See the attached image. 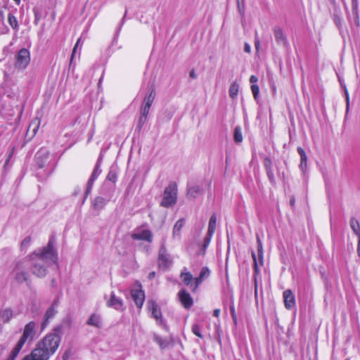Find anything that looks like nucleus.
<instances>
[{
  "label": "nucleus",
  "instance_id": "nucleus-18",
  "mask_svg": "<svg viewBox=\"0 0 360 360\" xmlns=\"http://www.w3.org/2000/svg\"><path fill=\"white\" fill-rule=\"evenodd\" d=\"M150 107L141 105L140 108V117L138 122V127L141 128L146 122Z\"/></svg>",
  "mask_w": 360,
  "mask_h": 360
},
{
  "label": "nucleus",
  "instance_id": "nucleus-46",
  "mask_svg": "<svg viewBox=\"0 0 360 360\" xmlns=\"http://www.w3.org/2000/svg\"><path fill=\"white\" fill-rule=\"evenodd\" d=\"M264 165L267 169H270V166L271 165V161L269 158H266L264 160Z\"/></svg>",
  "mask_w": 360,
  "mask_h": 360
},
{
  "label": "nucleus",
  "instance_id": "nucleus-36",
  "mask_svg": "<svg viewBox=\"0 0 360 360\" xmlns=\"http://www.w3.org/2000/svg\"><path fill=\"white\" fill-rule=\"evenodd\" d=\"M234 141L236 143H240L243 141V135L241 132V129L240 127H236L234 129Z\"/></svg>",
  "mask_w": 360,
  "mask_h": 360
},
{
  "label": "nucleus",
  "instance_id": "nucleus-9",
  "mask_svg": "<svg viewBox=\"0 0 360 360\" xmlns=\"http://www.w3.org/2000/svg\"><path fill=\"white\" fill-rule=\"evenodd\" d=\"M147 307L148 311L151 313V316L154 318L158 324L164 326L165 323L162 317V313L158 304L153 300L148 302Z\"/></svg>",
  "mask_w": 360,
  "mask_h": 360
},
{
  "label": "nucleus",
  "instance_id": "nucleus-38",
  "mask_svg": "<svg viewBox=\"0 0 360 360\" xmlns=\"http://www.w3.org/2000/svg\"><path fill=\"white\" fill-rule=\"evenodd\" d=\"M239 13L244 16L245 14V0H236Z\"/></svg>",
  "mask_w": 360,
  "mask_h": 360
},
{
  "label": "nucleus",
  "instance_id": "nucleus-5",
  "mask_svg": "<svg viewBox=\"0 0 360 360\" xmlns=\"http://www.w3.org/2000/svg\"><path fill=\"white\" fill-rule=\"evenodd\" d=\"M172 264V259L171 255L167 252L165 240H164L158 252V266L160 269L167 270L171 266Z\"/></svg>",
  "mask_w": 360,
  "mask_h": 360
},
{
  "label": "nucleus",
  "instance_id": "nucleus-44",
  "mask_svg": "<svg viewBox=\"0 0 360 360\" xmlns=\"http://www.w3.org/2000/svg\"><path fill=\"white\" fill-rule=\"evenodd\" d=\"M212 237V236H210L208 233H207L206 237L204 238V244H203L204 249H205L209 245Z\"/></svg>",
  "mask_w": 360,
  "mask_h": 360
},
{
  "label": "nucleus",
  "instance_id": "nucleus-54",
  "mask_svg": "<svg viewBox=\"0 0 360 360\" xmlns=\"http://www.w3.org/2000/svg\"><path fill=\"white\" fill-rule=\"evenodd\" d=\"M267 174L270 178L273 177V173L270 169H267Z\"/></svg>",
  "mask_w": 360,
  "mask_h": 360
},
{
  "label": "nucleus",
  "instance_id": "nucleus-20",
  "mask_svg": "<svg viewBox=\"0 0 360 360\" xmlns=\"http://www.w3.org/2000/svg\"><path fill=\"white\" fill-rule=\"evenodd\" d=\"M57 311L54 305H51L46 311L44 317V321L41 323V328H44L48 324L50 319H51L56 315Z\"/></svg>",
  "mask_w": 360,
  "mask_h": 360
},
{
  "label": "nucleus",
  "instance_id": "nucleus-11",
  "mask_svg": "<svg viewBox=\"0 0 360 360\" xmlns=\"http://www.w3.org/2000/svg\"><path fill=\"white\" fill-rule=\"evenodd\" d=\"M131 237L134 240H146L148 243H151L153 240V233L148 229L137 231L133 233Z\"/></svg>",
  "mask_w": 360,
  "mask_h": 360
},
{
  "label": "nucleus",
  "instance_id": "nucleus-3",
  "mask_svg": "<svg viewBox=\"0 0 360 360\" xmlns=\"http://www.w3.org/2000/svg\"><path fill=\"white\" fill-rule=\"evenodd\" d=\"M60 337L56 333L46 335L37 345L46 351L50 356L53 355L58 348Z\"/></svg>",
  "mask_w": 360,
  "mask_h": 360
},
{
  "label": "nucleus",
  "instance_id": "nucleus-27",
  "mask_svg": "<svg viewBox=\"0 0 360 360\" xmlns=\"http://www.w3.org/2000/svg\"><path fill=\"white\" fill-rule=\"evenodd\" d=\"M184 225V219H179L178 220L174 227H173V231H172V237L174 238H179L180 236V233L182 227Z\"/></svg>",
  "mask_w": 360,
  "mask_h": 360
},
{
  "label": "nucleus",
  "instance_id": "nucleus-40",
  "mask_svg": "<svg viewBox=\"0 0 360 360\" xmlns=\"http://www.w3.org/2000/svg\"><path fill=\"white\" fill-rule=\"evenodd\" d=\"M251 91L254 96L255 99L257 100L258 98V96H259V86L257 84H252Z\"/></svg>",
  "mask_w": 360,
  "mask_h": 360
},
{
  "label": "nucleus",
  "instance_id": "nucleus-39",
  "mask_svg": "<svg viewBox=\"0 0 360 360\" xmlns=\"http://www.w3.org/2000/svg\"><path fill=\"white\" fill-rule=\"evenodd\" d=\"M192 332L198 338H202V335L200 333V326L198 324H193L191 328Z\"/></svg>",
  "mask_w": 360,
  "mask_h": 360
},
{
  "label": "nucleus",
  "instance_id": "nucleus-49",
  "mask_svg": "<svg viewBox=\"0 0 360 360\" xmlns=\"http://www.w3.org/2000/svg\"><path fill=\"white\" fill-rule=\"evenodd\" d=\"M108 179L111 181H115V179H116V176L115 174H111V173H109L108 175Z\"/></svg>",
  "mask_w": 360,
  "mask_h": 360
},
{
  "label": "nucleus",
  "instance_id": "nucleus-34",
  "mask_svg": "<svg viewBox=\"0 0 360 360\" xmlns=\"http://www.w3.org/2000/svg\"><path fill=\"white\" fill-rule=\"evenodd\" d=\"M154 340L157 342L162 349H165L168 347L169 341L162 338L158 335H154Z\"/></svg>",
  "mask_w": 360,
  "mask_h": 360
},
{
  "label": "nucleus",
  "instance_id": "nucleus-2",
  "mask_svg": "<svg viewBox=\"0 0 360 360\" xmlns=\"http://www.w3.org/2000/svg\"><path fill=\"white\" fill-rule=\"evenodd\" d=\"M36 327L37 324L34 321H30L27 323L24 328L22 335L18 342H17L15 347L12 349L10 359L11 360H14L22 348L25 343L27 342H32L35 334H36Z\"/></svg>",
  "mask_w": 360,
  "mask_h": 360
},
{
  "label": "nucleus",
  "instance_id": "nucleus-15",
  "mask_svg": "<svg viewBox=\"0 0 360 360\" xmlns=\"http://www.w3.org/2000/svg\"><path fill=\"white\" fill-rule=\"evenodd\" d=\"M41 124V120L38 117L34 118L27 129V136H30V138L32 139L34 137L37 132L38 131V129L39 128Z\"/></svg>",
  "mask_w": 360,
  "mask_h": 360
},
{
  "label": "nucleus",
  "instance_id": "nucleus-7",
  "mask_svg": "<svg viewBox=\"0 0 360 360\" xmlns=\"http://www.w3.org/2000/svg\"><path fill=\"white\" fill-rule=\"evenodd\" d=\"M26 268L25 262H19L13 271L14 278L18 283L27 282L28 280V274L25 271Z\"/></svg>",
  "mask_w": 360,
  "mask_h": 360
},
{
  "label": "nucleus",
  "instance_id": "nucleus-23",
  "mask_svg": "<svg viewBox=\"0 0 360 360\" xmlns=\"http://www.w3.org/2000/svg\"><path fill=\"white\" fill-rule=\"evenodd\" d=\"M108 305L117 310L121 309L122 301L117 297L114 293H112L110 300L108 301Z\"/></svg>",
  "mask_w": 360,
  "mask_h": 360
},
{
  "label": "nucleus",
  "instance_id": "nucleus-16",
  "mask_svg": "<svg viewBox=\"0 0 360 360\" xmlns=\"http://www.w3.org/2000/svg\"><path fill=\"white\" fill-rule=\"evenodd\" d=\"M179 296L181 304L185 308L188 309L193 305V302L192 297L189 293L186 292L184 290H182L179 292Z\"/></svg>",
  "mask_w": 360,
  "mask_h": 360
},
{
  "label": "nucleus",
  "instance_id": "nucleus-57",
  "mask_svg": "<svg viewBox=\"0 0 360 360\" xmlns=\"http://www.w3.org/2000/svg\"><path fill=\"white\" fill-rule=\"evenodd\" d=\"M155 276V272H151L149 274V278H153Z\"/></svg>",
  "mask_w": 360,
  "mask_h": 360
},
{
  "label": "nucleus",
  "instance_id": "nucleus-35",
  "mask_svg": "<svg viewBox=\"0 0 360 360\" xmlns=\"http://www.w3.org/2000/svg\"><path fill=\"white\" fill-rule=\"evenodd\" d=\"M8 22L11 27L14 30H18V23L16 18L11 13H9L8 15Z\"/></svg>",
  "mask_w": 360,
  "mask_h": 360
},
{
  "label": "nucleus",
  "instance_id": "nucleus-12",
  "mask_svg": "<svg viewBox=\"0 0 360 360\" xmlns=\"http://www.w3.org/2000/svg\"><path fill=\"white\" fill-rule=\"evenodd\" d=\"M284 305L287 309H291L295 305V295L290 290H286L283 293Z\"/></svg>",
  "mask_w": 360,
  "mask_h": 360
},
{
  "label": "nucleus",
  "instance_id": "nucleus-25",
  "mask_svg": "<svg viewBox=\"0 0 360 360\" xmlns=\"http://www.w3.org/2000/svg\"><path fill=\"white\" fill-rule=\"evenodd\" d=\"M87 324L94 327L101 328L102 326V322L100 316L93 314L88 319Z\"/></svg>",
  "mask_w": 360,
  "mask_h": 360
},
{
  "label": "nucleus",
  "instance_id": "nucleus-56",
  "mask_svg": "<svg viewBox=\"0 0 360 360\" xmlns=\"http://www.w3.org/2000/svg\"><path fill=\"white\" fill-rule=\"evenodd\" d=\"M290 205L292 206L295 203V198H291L290 200Z\"/></svg>",
  "mask_w": 360,
  "mask_h": 360
},
{
  "label": "nucleus",
  "instance_id": "nucleus-24",
  "mask_svg": "<svg viewBox=\"0 0 360 360\" xmlns=\"http://www.w3.org/2000/svg\"><path fill=\"white\" fill-rule=\"evenodd\" d=\"M101 170L99 168L98 165H96L94 169L93 173L91 174V176L88 182V188L86 190V195L90 192V190L91 188V186L94 182V181L96 179L98 176L101 174Z\"/></svg>",
  "mask_w": 360,
  "mask_h": 360
},
{
  "label": "nucleus",
  "instance_id": "nucleus-31",
  "mask_svg": "<svg viewBox=\"0 0 360 360\" xmlns=\"http://www.w3.org/2000/svg\"><path fill=\"white\" fill-rule=\"evenodd\" d=\"M13 316V311L11 309H5L0 313V317L4 323H8L12 319Z\"/></svg>",
  "mask_w": 360,
  "mask_h": 360
},
{
  "label": "nucleus",
  "instance_id": "nucleus-17",
  "mask_svg": "<svg viewBox=\"0 0 360 360\" xmlns=\"http://www.w3.org/2000/svg\"><path fill=\"white\" fill-rule=\"evenodd\" d=\"M49 153L44 149L39 150L36 155L37 162L39 167L42 168L49 159Z\"/></svg>",
  "mask_w": 360,
  "mask_h": 360
},
{
  "label": "nucleus",
  "instance_id": "nucleus-51",
  "mask_svg": "<svg viewBox=\"0 0 360 360\" xmlns=\"http://www.w3.org/2000/svg\"><path fill=\"white\" fill-rule=\"evenodd\" d=\"M357 254L360 257V238H358Z\"/></svg>",
  "mask_w": 360,
  "mask_h": 360
},
{
  "label": "nucleus",
  "instance_id": "nucleus-55",
  "mask_svg": "<svg viewBox=\"0 0 360 360\" xmlns=\"http://www.w3.org/2000/svg\"><path fill=\"white\" fill-rule=\"evenodd\" d=\"M190 77H192V78H195L196 75H195V73L193 70H192L191 72H190Z\"/></svg>",
  "mask_w": 360,
  "mask_h": 360
},
{
  "label": "nucleus",
  "instance_id": "nucleus-32",
  "mask_svg": "<svg viewBox=\"0 0 360 360\" xmlns=\"http://www.w3.org/2000/svg\"><path fill=\"white\" fill-rule=\"evenodd\" d=\"M358 0H352V12L355 16V22L357 25H359V19L358 14Z\"/></svg>",
  "mask_w": 360,
  "mask_h": 360
},
{
  "label": "nucleus",
  "instance_id": "nucleus-10",
  "mask_svg": "<svg viewBox=\"0 0 360 360\" xmlns=\"http://www.w3.org/2000/svg\"><path fill=\"white\" fill-rule=\"evenodd\" d=\"M257 258L255 252L252 253V259L254 261V269H255V272H258L259 263L260 265H263V262H264L263 246H262V241L259 236H257Z\"/></svg>",
  "mask_w": 360,
  "mask_h": 360
},
{
  "label": "nucleus",
  "instance_id": "nucleus-26",
  "mask_svg": "<svg viewBox=\"0 0 360 360\" xmlns=\"http://www.w3.org/2000/svg\"><path fill=\"white\" fill-rule=\"evenodd\" d=\"M202 188L199 186L190 187L187 191V195L191 198H195L202 193Z\"/></svg>",
  "mask_w": 360,
  "mask_h": 360
},
{
  "label": "nucleus",
  "instance_id": "nucleus-37",
  "mask_svg": "<svg viewBox=\"0 0 360 360\" xmlns=\"http://www.w3.org/2000/svg\"><path fill=\"white\" fill-rule=\"evenodd\" d=\"M105 205V200L101 197H96L94 202V207L96 210L102 209Z\"/></svg>",
  "mask_w": 360,
  "mask_h": 360
},
{
  "label": "nucleus",
  "instance_id": "nucleus-4",
  "mask_svg": "<svg viewBox=\"0 0 360 360\" xmlns=\"http://www.w3.org/2000/svg\"><path fill=\"white\" fill-rule=\"evenodd\" d=\"M177 198V186L174 183L170 184L166 187L161 205L165 207L173 206L176 202Z\"/></svg>",
  "mask_w": 360,
  "mask_h": 360
},
{
  "label": "nucleus",
  "instance_id": "nucleus-8",
  "mask_svg": "<svg viewBox=\"0 0 360 360\" xmlns=\"http://www.w3.org/2000/svg\"><path fill=\"white\" fill-rule=\"evenodd\" d=\"M50 355L37 345L32 352L25 356L23 360H49Z\"/></svg>",
  "mask_w": 360,
  "mask_h": 360
},
{
  "label": "nucleus",
  "instance_id": "nucleus-14",
  "mask_svg": "<svg viewBox=\"0 0 360 360\" xmlns=\"http://www.w3.org/2000/svg\"><path fill=\"white\" fill-rule=\"evenodd\" d=\"M131 297L139 308H141L145 300V295L142 290H132L131 292Z\"/></svg>",
  "mask_w": 360,
  "mask_h": 360
},
{
  "label": "nucleus",
  "instance_id": "nucleus-30",
  "mask_svg": "<svg viewBox=\"0 0 360 360\" xmlns=\"http://www.w3.org/2000/svg\"><path fill=\"white\" fill-rule=\"evenodd\" d=\"M349 224L354 233L358 236V238H360V224L359 221L356 218L352 217L350 219Z\"/></svg>",
  "mask_w": 360,
  "mask_h": 360
},
{
  "label": "nucleus",
  "instance_id": "nucleus-43",
  "mask_svg": "<svg viewBox=\"0 0 360 360\" xmlns=\"http://www.w3.org/2000/svg\"><path fill=\"white\" fill-rule=\"evenodd\" d=\"M14 150H15V147L13 146L11 149V151L9 152L8 155V157H7V159L5 162V164H4V167H7L11 158H12L13 155V153H14Z\"/></svg>",
  "mask_w": 360,
  "mask_h": 360
},
{
  "label": "nucleus",
  "instance_id": "nucleus-1",
  "mask_svg": "<svg viewBox=\"0 0 360 360\" xmlns=\"http://www.w3.org/2000/svg\"><path fill=\"white\" fill-rule=\"evenodd\" d=\"M32 261V272L38 277H44L46 274L47 266L57 262V253L53 248L51 240L46 247L39 250L30 255Z\"/></svg>",
  "mask_w": 360,
  "mask_h": 360
},
{
  "label": "nucleus",
  "instance_id": "nucleus-47",
  "mask_svg": "<svg viewBox=\"0 0 360 360\" xmlns=\"http://www.w3.org/2000/svg\"><path fill=\"white\" fill-rule=\"evenodd\" d=\"M30 241H31V238L30 237H27L22 242V245H27L30 244Z\"/></svg>",
  "mask_w": 360,
  "mask_h": 360
},
{
  "label": "nucleus",
  "instance_id": "nucleus-33",
  "mask_svg": "<svg viewBox=\"0 0 360 360\" xmlns=\"http://www.w3.org/2000/svg\"><path fill=\"white\" fill-rule=\"evenodd\" d=\"M180 276L184 283L186 285L191 284V281L193 279V277L190 272H181Z\"/></svg>",
  "mask_w": 360,
  "mask_h": 360
},
{
  "label": "nucleus",
  "instance_id": "nucleus-50",
  "mask_svg": "<svg viewBox=\"0 0 360 360\" xmlns=\"http://www.w3.org/2000/svg\"><path fill=\"white\" fill-rule=\"evenodd\" d=\"M219 314H220V309H216L213 311V316L215 317H219Z\"/></svg>",
  "mask_w": 360,
  "mask_h": 360
},
{
  "label": "nucleus",
  "instance_id": "nucleus-52",
  "mask_svg": "<svg viewBox=\"0 0 360 360\" xmlns=\"http://www.w3.org/2000/svg\"><path fill=\"white\" fill-rule=\"evenodd\" d=\"M259 44H260V43H259V39H255V48H256L257 49H259Z\"/></svg>",
  "mask_w": 360,
  "mask_h": 360
},
{
  "label": "nucleus",
  "instance_id": "nucleus-53",
  "mask_svg": "<svg viewBox=\"0 0 360 360\" xmlns=\"http://www.w3.org/2000/svg\"><path fill=\"white\" fill-rule=\"evenodd\" d=\"M231 314H232L233 319L234 320H236V317L235 311H234L233 307H231Z\"/></svg>",
  "mask_w": 360,
  "mask_h": 360
},
{
  "label": "nucleus",
  "instance_id": "nucleus-58",
  "mask_svg": "<svg viewBox=\"0 0 360 360\" xmlns=\"http://www.w3.org/2000/svg\"><path fill=\"white\" fill-rule=\"evenodd\" d=\"M18 5L20 4V0H13Z\"/></svg>",
  "mask_w": 360,
  "mask_h": 360
},
{
  "label": "nucleus",
  "instance_id": "nucleus-48",
  "mask_svg": "<svg viewBox=\"0 0 360 360\" xmlns=\"http://www.w3.org/2000/svg\"><path fill=\"white\" fill-rule=\"evenodd\" d=\"M258 81V79L256 76L255 75H252L250 78V83H252V84H255V83Z\"/></svg>",
  "mask_w": 360,
  "mask_h": 360
},
{
  "label": "nucleus",
  "instance_id": "nucleus-45",
  "mask_svg": "<svg viewBox=\"0 0 360 360\" xmlns=\"http://www.w3.org/2000/svg\"><path fill=\"white\" fill-rule=\"evenodd\" d=\"M244 51L248 53H250L251 52V46L249 44L245 43Z\"/></svg>",
  "mask_w": 360,
  "mask_h": 360
},
{
  "label": "nucleus",
  "instance_id": "nucleus-29",
  "mask_svg": "<svg viewBox=\"0 0 360 360\" xmlns=\"http://www.w3.org/2000/svg\"><path fill=\"white\" fill-rule=\"evenodd\" d=\"M216 226H217V216L215 214H213L210 219L209 225H208L207 233H209L210 236H213V234L216 230Z\"/></svg>",
  "mask_w": 360,
  "mask_h": 360
},
{
  "label": "nucleus",
  "instance_id": "nucleus-42",
  "mask_svg": "<svg viewBox=\"0 0 360 360\" xmlns=\"http://www.w3.org/2000/svg\"><path fill=\"white\" fill-rule=\"evenodd\" d=\"M342 89H344V91H345V99H346V102H347V110H348L349 105V97L348 91H347L345 85L342 84Z\"/></svg>",
  "mask_w": 360,
  "mask_h": 360
},
{
  "label": "nucleus",
  "instance_id": "nucleus-13",
  "mask_svg": "<svg viewBox=\"0 0 360 360\" xmlns=\"http://www.w3.org/2000/svg\"><path fill=\"white\" fill-rule=\"evenodd\" d=\"M273 32L277 44L284 46H286L288 41L285 35L283 32V30L280 27L276 26L273 29Z\"/></svg>",
  "mask_w": 360,
  "mask_h": 360
},
{
  "label": "nucleus",
  "instance_id": "nucleus-28",
  "mask_svg": "<svg viewBox=\"0 0 360 360\" xmlns=\"http://www.w3.org/2000/svg\"><path fill=\"white\" fill-rule=\"evenodd\" d=\"M238 91L239 84L236 81L233 82L231 84L229 89V96L233 99L236 98L238 96Z\"/></svg>",
  "mask_w": 360,
  "mask_h": 360
},
{
  "label": "nucleus",
  "instance_id": "nucleus-22",
  "mask_svg": "<svg viewBox=\"0 0 360 360\" xmlns=\"http://www.w3.org/2000/svg\"><path fill=\"white\" fill-rule=\"evenodd\" d=\"M297 153L300 155V168L302 172H305L307 167V156L304 151V150L301 148H297Z\"/></svg>",
  "mask_w": 360,
  "mask_h": 360
},
{
  "label": "nucleus",
  "instance_id": "nucleus-21",
  "mask_svg": "<svg viewBox=\"0 0 360 360\" xmlns=\"http://www.w3.org/2000/svg\"><path fill=\"white\" fill-rule=\"evenodd\" d=\"M155 96H156L155 90L154 89V86H153L149 89V91L147 94V95H146L142 104L146 106L151 107V105L155 98Z\"/></svg>",
  "mask_w": 360,
  "mask_h": 360
},
{
  "label": "nucleus",
  "instance_id": "nucleus-41",
  "mask_svg": "<svg viewBox=\"0 0 360 360\" xmlns=\"http://www.w3.org/2000/svg\"><path fill=\"white\" fill-rule=\"evenodd\" d=\"M80 41H81V39L79 38V39H78L77 43L75 44V46H74V48L72 49V56H71V58H70V65H71L72 63L73 58H74L75 55L76 53L77 49L79 47Z\"/></svg>",
  "mask_w": 360,
  "mask_h": 360
},
{
  "label": "nucleus",
  "instance_id": "nucleus-19",
  "mask_svg": "<svg viewBox=\"0 0 360 360\" xmlns=\"http://www.w3.org/2000/svg\"><path fill=\"white\" fill-rule=\"evenodd\" d=\"M210 273V270L207 267H203L201 269L199 276L195 279V285L193 288V291L198 288V285L204 281V279L209 277Z\"/></svg>",
  "mask_w": 360,
  "mask_h": 360
},
{
  "label": "nucleus",
  "instance_id": "nucleus-6",
  "mask_svg": "<svg viewBox=\"0 0 360 360\" xmlns=\"http://www.w3.org/2000/svg\"><path fill=\"white\" fill-rule=\"evenodd\" d=\"M30 62V53L27 49H21L16 56L15 66L18 69H25Z\"/></svg>",
  "mask_w": 360,
  "mask_h": 360
}]
</instances>
